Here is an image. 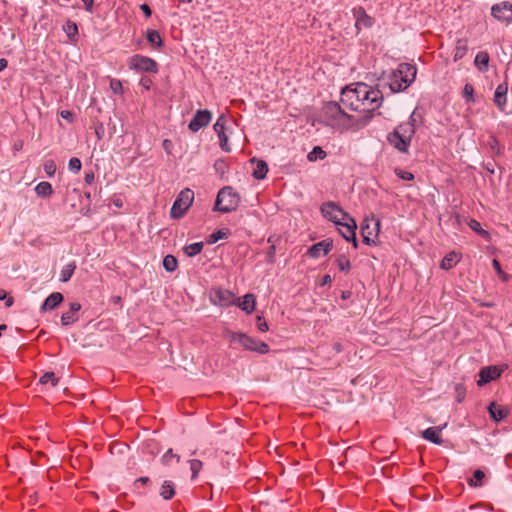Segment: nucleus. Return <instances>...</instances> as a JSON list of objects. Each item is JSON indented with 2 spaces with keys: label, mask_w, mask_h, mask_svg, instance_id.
I'll list each match as a JSON object with an SVG mask.
<instances>
[{
  "label": "nucleus",
  "mask_w": 512,
  "mask_h": 512,
  "mask_svg": "<svg viewBox=\"0 0 512 512\" xmlns=\"http://www.w3.org/2000/svg\"><path fill=\"white\" fill-rule=\"evenodd\" d=\"M382 102V92L363 82L347 85L341 92L342 105L360 114V117L355 120L357 128L368 124L373 118L374 112L381 107Z\"/></svg>",
  "instance_id": "1"
},
{
  "label": "nucleus",
  "mask_w": 512,
  "mask_h": 512,
  "mask_svg": "<svg viewBox=\"0 0 512 512\" xmlns=\"http://www.w3.org/2000/svg\"><path fill=\"white\" fill-rule=\"evenodd\" d=\"M417 69L409 63H401L389 77V88L392 92L406 90L415 80Z\"/></svg>",
  "instance_id": "2"
},
{
  "label": "nucleus",
  "mask_w": 512,
  "mask_h": 512,
  "mask_svg": "<svg viewBox=\"0 0 512 512\" xmlns=\"http://www.w3.org/2000/svg\"><path fill=\"white\" fill-rule=\"evenodd\" d=\"M324 117L331 121V125L356 126V121L348 115L337 102H328L323 107Z\"/></svg>",
  "instance_id": "3"
},
{
  "label": "nucleus",
  "mask_w": 512,
  "mask_h": 512,
  "mask_svg": "<svg viewBox=\"0 0 512 512\" xmlns=\"http://www.w3.org/2000/svg\"><path fill=\"white\" fill-rule=\"evenodd\" d=\"M239 201L238 194L231 187H224L217 194L214 210L222 213L234 211L237 209Z\"/></svg>",
  "instance_id": "4"
},
{
  "label": "nucleus",
  "mask_w": 512,
  "mask_h": 512,
  "mask_svg": "<svg viewBox=\"0 0 512 512\" xmlns=\"http://www.w3.org/2000/svg\"><path fill=\"white\" fill-rule=\"evenodd\" d=\"M194 201V192L189 189H183L174 201L170 210V216L173 219L182 218L191 207Z\"/></svg>",
  "instance_id": "5"
},
{
  "label": "nucleus",
  "mask_w": 512,
  "mask_h": 512,
  "mask_svg": "<svg viewBox=\"0 0 512 512\" xmlns=\"http://www.w3.org/2000/svg\"><path fill=\"white\" fill-rule=\"evenodd\" d=\"M129 68L137 71L156 73L158 65L155 60L147 56L134 55L129 59Z\"/></svg>",
  "instance_id": "6"
},
{
  "label": "nucleus",
  "mask_w": 512,
  "mask_h": 512,
  "mask_svg": "<svg viewBox=\"0 0 512 512\" xmlns=\"http://www.w3.org/2000/svg\"><path fill=\"white\" fill-rule=\"evenodd\" d=\"M321 213L326 219L334 222L336 225L341 224V221H344L350 217L334 202H327L322 204Z\"/></svg>",
  "instance_id": "7"
},
{
  "label": "nucleus",
  "mask_w": 512,
  "mask_h": 512,
  "mask_svg": "<svg viewBox=\"0 0 512 512\" xmlns=\"http://www.w3.org/2000/svg\"><path fill=\"white\" fill-rule=\"evenodd\" d=\"M504 370H505L504 366L500 367V366H495V365L486 366V367L481 368V370L479 372V379L477 381V385L479 387H482V386L488 384L489 382L498 379L501 376V374L504 372Z\"/></svg>",
  "instance_id": "8"
},
{
  "label": "nucleus",
  "mask_w": 512,
  "mask_h": 512,
  "mask_svg": "<svg viewBox=\"0 0 512 512\" xmlns=\"http://www.w3.org/2000/svg\"><path fill=\"white\" fill-rule=\"evenodd\" d=\"M492 16L500 22H512V3L503 1L491 7Z\"/></svg>",
  "instance_id": "9"
},
{
  "label": "nucleus",
  "mask_w": 512,
  "mask_h": 512,
  "mask_svg": "<svg viewBox=\"0 0 512 512\" xmlns=\"http://www.w3.org/2000/svg\"><path fill=\"white\" fill-rule=\"evenodd\" d=\"M211 119L212 113L209 110H197L189 122L188 128L192 132H198L201 128L208 126Z\"/></svg>",
  "instance_id": "10"
},
{
  "label": "nucleus",
  "mask_w": 512,
  "mask_h": 512,
  "mask_svg": "<svg viewBox=\"0 0 512 512\" xmlns=\"http://www.w3.org/2000/svg\"><path fill=\"white\" fill-rule=\"evenodd\" d=\"M338 226H341L339 229L341 235L346 241H351L353 244V247L356 249L358 247V241L356 239V229L357 225L353 218L349 217L344 221H341V224H338Z\"/></svg>",
  "instance_id": "11"
},
{
  "label": "nucleus",
  "mask_w": 512,
  "mask_h": 512,
  "mask_svg": "<svg viewBox=\"0 0 512 512\" xmlns=\"http://www.w3.org/2000/svg\"><path fill=\"white\" fill-rule=\"evenodd\" d=\"M225 124H226V117L224 115H221L217 119L216 123L214 124L213 129L219 137L220 148L224 152H230L231 147L228 143V136L225 133Z\"/></svg>",
  "instance_id": "12"
},
{
  "label": "nucleus",
  "mask_w": 512,
  "mask_h": 512,
  "mask_svg": "<svg viewBox=\"0 0 512 512\" xmlns=\"http://www.w3.org/2000/svg\"><path fill=\"white\" fill-rule=\"evenodd\" d=\"M333 247V242L330 239L322 240L314 245H312L307 254L312 258H319L321 256L327 255Z\"/></svg>",
  "instance_id": "13"
},
{
  "label": "nucleus",
  "mask_w": 512,
  "mask_h": 512,
  "mask_svg": "<svg viewBox=\"0 0 512 512\" xmlns=\"http://www.w3.org/2000/svg\"><path fill=\"white\" fill-rule=\"evenodd\" d=\"M242 347L246 350L255 351L260 354H266L269 352V346L266 343L255 338H252L247 334H245Z\"/></svg>",
  "instance_id": "14"
},
{
  "label": "nucleus",
  "mask_w": 512,
  "mask_h": 512,
  "mask_svg": "<svg viewBox=\"0 0 512 512\" xmlns=\"http://www.w3.org/2000/svg\"><path fill=\"white\" fill-rule=\"evenodd\" d=\"M507 93H508V85L507 83L499 84L494 92V104L500 111H505V107L507 104Z\"/></svg>",
  "instance_id": "15"
},
{
  "label": "nucleus",
  "mask_w": 512,
  "mask_h": 512,
  "mask_svg": "<svg viewBox=\"0 0 512 512\" xmlns=\"http://www.w3.org/2000/svg\"><path fill=\"white\" fill-rule=\"evenodd\" d=\"M415 121V112H413L407 122L399 124L394 130H396L398 134L400 133L402 136H404L405 139L412 140L416 131Z\"/></svg>",
  "instance_id": "16"
},
{
  "label": "nucleus",
  "mask_w": 512,
  "mask_h": 512,
  "mask_svg": "<svg viewBox=\"0 0 512 512\" xmlns=\"http://www.w3.org/2000/svg\"><path fill=\"white\" fill-rule=\"evenodd\" d=\"M387 139L389 143L400 152H407L411 143L410 139H405L404 136L400 133L398 134L396 130L391 132Z\"/></svg>",
  "instance_id": "17"
},
{
  "label": "nucleus",
  "mask_w": 512,
  "mask_h": 512,
  "mask_svg": "<svg viewBox=\"0 0 512 512\" xmlns=\"http://www.w3.org/2000/svg\"><path fill=\"white\" fill-rule=\"evenodd\" d=\"M380 229V222L376 221L374 223V227L370 229L369 221L366 219L362 225H361V234L363 237V242L367 245L374 244V240L371 239V236L374 234L375 236L378 235Z\"/></svg>",
  "instance_id": "18"
},
{
  "label": "nucleus",
  "mask_w": 512,
  "mask_h": 512,
  "mask_svg": "<svg viewBox=\"0 0 512 512\" xmlns=\"http://www.w3.org/2000/svg\"><path fill=\"white\" fill-rule=\"evenodd\" d=\"M81 309V305L78 302L70 304L69 310L64 312L61 316V323L63 326H68L78 321V312Z\"/></svg>",
  "instance_id": "19"
},
{
  "label": "nucleus",
  "mask_w": 512,
  "mask_h": 512,
  "mask_svg": "<svg viewBox=\"0 0 512 512\" xmlns=\"http://www.w3.org/2000/svg\"><path fill=\"white\" fill-rule=\"evenodd\" d=\"M447 424H444L443 426H435V427H429L426 430L422 432V437L430 441L434 444L441 445L443 443V440L440 436V432L443 430L444 427H446Z\"/></svg>",
  "instance_id": "20"
},
{
  "label": "nucleus",
  "mask_w": 512,
  "mask_h": 512,
  "mask_svg": "<svg viewBox=\"0 0 512 512\" xmlns=\"http://www.w3.org/2000/svg\"><path fill=\"white\" fill-rule=\"evenodd\" d=\"M63 301V295L60 292L51 293L43 302L41 311H50L55 309Z\"/></svg>",
  "instance_id": "21"
},
{
  "label": "nucleus",
  "mask_w": 512,
  "mask_h": 512,
  "mask_svg": "<svg viewBox=\"0 0 512 512\" xmlns=\"http://www.w3.org/2000/svg\"><path fill=\"white\" fill-rule=\"evenodd\" d=\"M215 298L217 303L221 306H229L235 304L234 295L229 290L218 289L215 291Z\"/></svg>",
  "instance_id": "22"
},
{
  "label": "nucleus",
  "mask_w": 512,
  "mask_h": 512,
  "mask_svg": "<svg viewBox=\"0 0 512 512\" xmlns=\"http://www.w3.org/2000/svg\"><path fill=\"white\" fill-rule=\"evenodd\" d=\"M238 301V307L241 310L245 311L247 314H251L254 311L256 305V298L254 294L248 293L243 296L242 301H240L239 299Z\"/></svg>",
  "instance_id": "23"
},
{
  "label": "nucleus",
  "mask_w": 512,
  "mask_h": 512,
  "mask_svg": "<svg viewBox=\"0 0 512 512\" xmlns=\"http://www.w3.org/2000/svg\"><path fill=\"white\" fill-rule=\"evenodd\" d=\"M353 15L356 18V26L359 24L365 27L372 25V18L366 13L365 9L361 6L353 8Z\"/></svg>",
  "instance_id": "24"
},
{
  "label": "nucleus",
  "mask_w": 512,
  "mask_h": 512,
  "mask_svg": "<svg viewBox=\"0 0 512 512\" xmlns=\"http://www.w3.org/2000/svg\"><path fill=\"white\" fill-rule=\"evenodd\" d=\"M488 411L491 418L496 422H499L506 418L509 413L508 409L500 405H497L494 402L489 405Z\"/></svg>",
  "instance_id": "25"
},
{
  "label": "nucleus",
  "mask_w": 512,
  "mask_h": 512,
  "mask_svg": "<svg viewBox=\"0 0 512 512\" xmlns=\"http://www.w3.org/2000/svg\"><path fill=\"white\" fill-rule=\"evenodd\" d=\"M223 337L229 341L231 347L236 348L237 345L242 346L245 333L233 332L229 329H226L223 333Z\"/></svg>",
  "instance_id": "26"
},
{
  "label": "nucleus",
  "mask_w": 512,
  "mask_h": 512,
  "mask_svg": "<svg viewBox=\"0 0 512 512\" xmlns=\"http://www.w3.org/2000/svg\"><path fill=\"white\" fill-rule=\"evenodd\" d=\"M489 60V54L485 51H480L476 54L474 64L479 71L486 72L488 70Z\"/></svg>",
  "instance_id": "27"
},
{
  "label": "nucleus",
  "mask_w": 512,
  "mask_h": 512,
  "mask_svg": "<svg viewBox=\"0 0 512 512\" xmlns=\"http://www.w3.org/2000/svg\"><path fill=\"white\" fill-rule=\"evenodd\" d=\"M252 162H255L256 163V166L253 170V177L257 180H262L266 177L267 173H268V166H267V163L263 160H257L255 161V159L252 160Z\"/></svg>",
  "instance_id": "28"
},
{
  "label": "nucleus",
  "mask_w": 512,
  "mask_h": 512,
  "mask_svg": "<svg viewBox=\"0 0 512 512\" xmlns=\"http://www.w3.org/2000/svg\"><path fill=\"white\" fill-rule=\"evenodd\" d=\"M468 50V44L466 39H458L454 48V61L462 59Z\"/></svg>",
  "instance_id": "29"
},
{
  "label": "nucleus",
  "mask_w": 512,
  "mask_h": 512,
  "mask_svg": "<svg viewBox=\"0 0 512 512\" xmlns=\"http://www.w3.org/2000/svg\"><path fill=\"white\" fill-rule=\"evenodd\" d=\"M160 495L164 500H170L175 495V485L170 480H165L160 489Z\"/></svg>",
  "instance_id": "30"
},
{
  "label": "nucleus",
  "mask_w": 512,
  "mask_h": 512,
  "mask_svg": "<svg viewBox=\"0 0 512 512\" xmlns=\"http://www.w3.org/2000/svg\"><path fill=\"white\" fill-rule=\"evenodd\" d=\"M459 262V257L456 252H450L442 259L440 267L443 270H450Z\"/></svg>",
  "instance_id": "31"
},
{
  "label": "nucleus",
  "mask_w": 512,
  "mask_h": 512,
  "mask_svg": "<svg viewBox=\"0 0 512 512\" xmlns=\"http://www.w3.org/2000/svg\"><path fill=\"white\" fill-rule=\"evenodd\" d=\"M63 31L66 33L70 41L75 42L78 36V26L75 22L67 20L63 25Z\"/></svg>",
  "instance_id": "32"
},
{
  "label": "nucleus",
  "mask_w": 512,
  "mask_h": 512,
  "mask_svg": "<svg viewBox=\"0 0 512 512\" xmlns=\"http://www.w3.org/2000/svg\"><path fill=\"white\" fill-rule=\"evenodd\" d=\"M35 192L40 197H49L53 193V188L49 182L42 181L36 185Z\"/></svg>",
  "instance_id": "33"
},
{
  "label": "nucleus",
  "mask_w": 512,
  "mask_h": 512,
  "mask_svg": "<svg viewBox=\"0 0 512 512\" xmlns=\"http://www.w3.org/2000/svg\"><path fill=\"white\" fill-rule=\"evenodd\" d=\"M485 478V472L481 469H477L473 473V477L468 479V484L471 487L483 486V480Z\"/></svg>",
  "instance_id": "34"
},
{
  "label": "nucleus",
  "mask_w": 512,
  "mask_h": 512,
  "mask_svg": "<svg viewBox=\"0 0 512 512\" xmlns=\"http://www.w3.org/2000/svg\"><path fill=\"white\" fill-rule=\"evenodd\" d=\"M76 269V264L75 262H71V263H68L66 264L62 270H61V273H60V280L62 282H67L71 279L72 275L74 274V271Z\"/></svg>",
  "instance_id": "35"
},
{
  "label": "nucleus",
  "mask_w": 512,
  "mask_h": 512,
  "mask_svg": "<svg viewBox=\"0 0 512 512\" xmlns=\"http://www.w3.org/2000/svg\"><path fill=\"white\" fill-rule=\"evenodd\" d=\"M146 39L154 47L160 48L163 45L162 38L156 30H148Z\"/></svg>",
  "instance_id": "36"
},
{
  "label": "nucleus",
  "mask_w": 512,
  "mask_h": 512,
  "mask_svg": "<svg viewBox=\"0 0 512 512\" xmlns=\"http://www.w3.org/2000/svg\"><path fill=\"white\" fill-rule=\"evenodd\" d=\"M59 382V378L56 377L54 372H46L44 373L39 380V383L42 385L50 384L52 387H55Z\"/></svg>",
  "instance_id": "37"
},
{
  "label": "nucleus",
  "mask_w": 512,
  "mask_h": 512,
  "mask_svg": "<svg viewBox=\"0 0 512 512\" xmlns=\"http://www.w3.org/2000/svg\"><path fill=\"white\" fill-rule=\"evenodd\" d=\"M336 264L342 272L348 273L351 269L350 260L345 254H341L336 258Z\"/></svg>",
  "instance_id": "38"
},
{
  "label": "nucleus",
  "mask_w": 512,
  "mask_h": 512,
  "mask_svg": "<svg viewBox=\"0 0 512 512\" xmlns=\"http://www.w3.org/2000/svg\"><path fill=\"white\" fill-rule=\"evenodd\" d=\"M203 249V243L202 242H195L192 244H189L185 246L184 252L187 256L193 257L198 255Z\"/></svg>",
  "instance_id": "39"
},
{
  "label": "nucleus",
  "mask_w": 512,
  "mask_h": 512,
  "mask_svg": "<svg viewBox=\"0 0 512 512\" xmlns=\"http://www.w3.org/2000/svg\"><path fill=\"white\" fill-rule=\"evenodd\" d=\"M163 267L168 272H174L178 267V261L173 255H166L163 259Z\"/></svg>",
  "instance_id": "40"
},
{
  "label": "nucleus",
  "mask_w": 512,
  "mask_h": 512,
  "mask_svg": "<svg viewBox=\"0 0 512 512\" xmlns=\"http://www.w3.org/2000/svg\"><path fill=\"white\" fill-rule=\"evenodd\" d=\"M326 157V152L320 147L316 146L307 155V159L311 162L322 160Z\"/></svg>",
  "instance_id": "41"
},
{
  "label": "nucleus",
  "mask_w": 512,
  "mask_h": 512,
  "mask_svg": "<svg viewBox=\"0 0 512 512\" xmlns=\"http://www.w3.org/2000/svg\"><path fill=\"white\" fill-rule=\"evenodd\" d=\"M462 95L467 104H473L475 102L473 85L466 83Z\"/></svg>",
  "instance_id": "42"
},
{
  "label": "nucleus",
  "mask_w": 512,
  "mask_h": 512,
  "mask_svg": "<svg viewBox=\"0 0 512 512\" xmlns=\"http://www.w3.org/2000/svg\"><path fill=\"white\" fill-rule=\"evenodd\" d=\"M468 226L470 227V229H472L474 232H476L482 237L487 238L489 236V233L486 230H484L481 227V224L475 219H470V221L468 222Z\"/></svg>",
  "instance_id": "43"
},
{
  "label": "nucleus",
  "mask_w": 512,
  "mask_h": 512,
  "mask_svg": "<svg viewBox=\"0 0 512 512\" xmlns=\"http://www.w3.org/2000/svg\"><path fill=\"white\" fill-rule=\"evenodd\" d=\"M492 266L493 268L495 269L497 275L499 276V278L503 281V282H508L510 280V275L505 273L502 268H501V265H500V262L497 260V259H493L492 261Z\"/></svg>",
  "instance_id": "44"
},
{
  "label": "nucleus",
  "mask_w": 512,
  "mask_h": 512,
  "mask_svg": "<svg viewBox=\"0 0 512 512\" xmlns=\"http://www.w3.org/2000/svg\"><path fill=\"white\" fill-rule=\"evenodd\" d=\"M175 459L176 462L178 463L180 461V456L177 455V454H174L173 453V450L172 449H169L166 451V453L162 456V463L164 465H170L171 464V461Z\"/></svg>",
  "instance_id": "45"
},
{
  "label": "nucleus",
  "mask_w": 512,
  "mask_h": 512,
  "mask_svg": "<svg viewBox=\"0 0 512 512\" xmlns=\"http://www.w3.org/2000/svg\"><path fill=\"white\" fill-rule=\"evenodd\" d=\"M190 464V470L192 472V479H195L199 473V471L202 469V461L198 459H192L189 461Z\"/></svg>",
  "instance_id": "46"
},
{
  "label": "nucleus",
  "mask_w": 512,
  "mask_h": 512,
  "mask_svg": "<svg viewBox=\"0 0 512 512\" xmlns=\"http://www.w3.org/2000/svg\"><path fill=\"white\" fill-rule=\"evenodd\" d=\"M228 235V232L227 230H224V229H220L214 233H212L210 236H209V243L210 244H214L216 243L217 241H219L220 239H224L226 238Z\"/></svg>",
  "instance_id": "47"
},
{
  "label": "nucleus",
  "mask_w": 512,
  "mask_h": 512,
  "mask_svg": "<svg viewBox=\"0 0 512 512\" xmlns=\"http://www.w3.org/2000/svg\"><path fill=\"white\" fill-rule=\"evenodd\" d=\"M81 167H82V163L80 161L79 158L77 157H72L70 160H69V163H68V168L71 172L73 173H78L80 170H81Z\"/></svg>",
  "instance_id": "48"
},
{
  "label": "nucleus",
  "mask_w": 512,
  "mask_h": 512,
  "mask_svg": "<svg viewBox=\"0 0 512 512\" xmlns=\"http://www.w3.org/2000/svg\"><path fill=\"white\" fill-rule=\"evenodd\" d=\"M488 145L491 149V151L497 155H500L501 154V146H500V143L498 141V139L494 136H491L488 140Z\"/></svg>",
  "instance_id": "49"
},
{
  "label": "nucleus",
  "mask_w": 512,
  "mask_h": 512,
  "mask_svg": "<svg viewBox=\"0 0 512 512\" xmlns=\"http://www.w3.org/2000/svg\"><path fill=\"white\" fill-rule=\"evenodd\" d=\"M110 88L114 94H123V86L120 80L110 79Z\"/></svg>",
  "instance_id": "50"
},
{
  "label": "nucleus",
  "mask_w": 512,
  "mask_h": 512,
  "mask_svg": "<svg viewBox=\"0 0 512 512\" xmlns=\"http://www.w3.org/2000/svg\"><path fill=\"white\" fill-rule=\"evenodd\" d=\"M44 171L49 176L52 177L56 172V164L53 160H48L44 164Z\"/></svg>",
  "instance_id": "51"
},
{
  "label": "nucleus",
  "mask_w": 512,
  "mask_h": 512,
  "mask_svg": "<svg viewBox=\"0 0 512 512\" xmlns=\"http://www.w3.org/2000/svg\"><path fill=\"white\" fill-rule=\"evenodd\" d=\"M256 325H257V328H258V330L260 332H267L268 329H269L267 322L260 315H258L257 318H256Z\"/></svg>",
  "instance_id": "52"
},
{
  "label": "nucleus",
  "mask_w": 512,
  "mask_h": 512,
  "mask_svg": "<svg viewBox=\"0 0 512 512\" xmlns=\"http://www.w3.org/2000/svg\"><path fill=\"white\" fill-rule=\"evenodd\" d=\"M397 175L403 179V180H407V181H411L414 179V175L411 173V172H408V171H397Z\"/></svg>",
  "instance_id": "53"
},
{
  "label": "nucleus",
  "mask_w": 512,
  "mask_h": 512,
  "mask_svg": "<svg viewBox=\"0 0 512 512\" xmlns=\"http://www.w3.org/2000/svg\"><path fill=\"white\" fill-rule=\"evenodd\" d=\"M275 253H276V248L274 245L270 246L268 252H267V261L270 262V263H273L274 262V259H275Z\"/></svg>",
  "instance_id": "54"
},
{
  "label": "nucleus",
  "mask_w": 512,
  "mask_h": 512,
  "mask_svg": "<svg viewBox=\"0 0 512 512\" xmlns=\"http://www.w3.org/2000/svg\"><path fill=\"white\" fill-rule=\"evenodd\" d=\"M95 176L92 171L87 172L84 177V181L86 184L91 185L94 182Z\"/></svg>",
  "instance_id": "55"
},
{
  "label": "nucleus",
  "mask_w": 512,
  "mask_h": 512,
  "mask_svg": "<svg viewBox=\"0 0 512 512\" xmlns=\"http://www.w3.org/2000/svg\"><path fill=\"white\" fill-rule=\"evenodd\" d=\"M140 9L142 10V12L144 13V15L149 18L152 14V11H151V8L149 7L148 4L144 3V4H141L140 6Z\"/></svg>",
  "instance_id": "56"
},
{
  "label": "nucleus",
  "mask_w": 512,
  "mask_h": 512,
  "mask_svg": "<svg viewBox=\"0 0 512 512\" xmlns=\"http://www.w3.org/2000/svg\"><path fill=\"white\" fill-rule=\"evenodd\" d=\"M456 391H457V401L458 402H462L464 397H465V391L464 389H462L461 387L457 386L456 387Z\"/></svg>",
  "instance_id": "57"
},
{
  "label": "nucleus",
  "mask_w": 512,
  "mask_h": 512,
  "mask_svg": "<svg viewBox=\"0 0 512 512\" xmlns=\"http://www.w3.org/2000/svg\"><path fill=\"white\" fill-rule=\"evenodd\" d=\"M82 1L84 3L86 10L92 11L94 1L93 0H82Z\"/></svg>",
  "instance_id": "58"
},
{
  "label": "nucleus",
  "mask_w": 512,
  "mask_h": 512,
  "mask_svg": "<svg viewBox=\"0 0 512 512\" xmlns=\"http://www.w3.org/2000/svg\"><path fill=\"white\" fill-rule=\"evenodd\" d=\"M8 61L4 58L0 59V72L7 68Z\"/></svg>",
  "instance_id": "59"
},
{
  "label": "nucleus",
  "mask_w": 512,
  "mask_h": 512,
  "mask_svg": "<svg viewBox=\"0 0 512 512\" xmlns=\"http://www.w3.org/2000/svg\"><path fill=\"white\" fill-rule=\"evenodd\" d=\"M331 282H332V279H331L330 275H325L322 278V285L330 284Z\"/></svg>",
  "instance_id": "60"
},
{
  "label": "nucleus",
  "mask_w": 512,
  "mask_h": 512,
  "mask_svg": "<svg viewBox=\"0 0 512 512\" xmlns=\"http://www.w3.org/2000/svg\"><path fill=\"white\" fill-rule=\"evenodd\" d=\"M13 303H14L13 297H7L5 299V306L6 307H11L13 305Z\"/></svg>",
  "instance_id": "61"
},
{
  "label": "nucleus",
  "mask_w": 512,
  "mask_h": 512,
  "mask_svg": "<svg viewBox=\"0 0 512 512\" xmlns=\"http://www.w3.org/2000/svg\"><path fill=\"white\" fill-rule=\"evenodd\" d=\"M149 83H150V80L148 78H142L141 79V84L146 88V89H149Z\"/></svg>",
  "instance_id": "62"
},
{
  "label": "nucleus",
  "mask_w": 512,
  "mask_h": 512,
  "mask_svg": "<svg viewBox=\"0 0 512 512\" xmlns=\"http://www.w3.org/2000/svg\"><path fill=\"white\" fill-rule=\"evenodd\" d=\"M7 297V292L4 289H0V301L5 300Z\"/></svg>",
  "instance_id": "63"
},
{
  "label": "nucleus",
  "mask_w": 512,
  "mask_h": 512,
  "mask_svg": "<svg viewBox=\"0 0 512 512\" xmlns=\"http://www.w3.org/2000/svg\"><path fill=\"white\" fill-rule=\"evenodd\" d=\"M61 116L65 119H69L72 116V114L69 111H62Z\"/></svg>",
  "instance_id": "64"
}]
</instances>
